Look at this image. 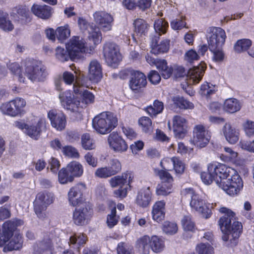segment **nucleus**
<instances>
[{
    "mask_svg": "<svg viewBox=\"0 0 254 254\" xmlns=\"http://www.w3.org/2000/svg\"><path fill=\"white\" fill-rule=\"evenodd\" d=\"M219 212L222 214L218 221V225L223 234L222 240L227 242L229 240L230 236L232 237L230 240L235 244L243 232V225L238 221L235 212L226 207H221Z\"/></svg>",
    "mask_w": 254,
    "mask_h": 254,
    "instance_id": "f257e3e1",
    "label": "nucleus"
},
{
    "mask_svg": "<svg viewBox=\"0 0 254 254\" xmlns=\"http://www.w3.org/2000/svg\"><path fill=\"white\" fill-rule=\"evenodd\" d=\"M207 32V43L209 50L213 54L212 60L215 62H221L225 57L222 48L227 37L225 31L220 27H210Z\"/></svg>",
    "mask_w": 254,
    "mask_h": 254,
    "instance_id": "f03ea898",
    "label": "nucleus"
},
{
    "mask_svg": "<svg viewBox=\"0 0 254 254\" xmlns=\"http://www.w3.org/2000/svg\"><path fill=\"white\" fill-rule=\"evenodd\" d=\"M118 124L117 115L109 111L103 112L96 115L92 120L93 128L101 134L110 133Z\"/></svg>",
    "mask_w": 254,
    "mask_h": 254,
    "instance_id": "7ed1b4c3",
    "label": "nucleus"
},
{
    "mask_svg": "<svg viewBox=\"0 0 254 254\" xmlns=\"http://www.w3.org/2000/svg\"><path fill=\"white\" fill-rule=\"evenodd\" d=\"M24 66L25 74L32 82H44L49 74L47 67L41 61L26 58Z\"/></svg>",
    "mask_w": 254,
    "mask_h": 254,
    "instance_id": "20e7f679",
    "label": "nucleus"
},
{
    "mask_svg": "<svg viewBox=\"0 0 254 254\" xmlns=\"http://www.w3.org/2000/svg\"><path fill=\"white\" fill-rule=\"evenodd\" d=\"M185 192L186 195L191 197L190 205L192 210L200 213L205 219L211 217L212 213L209 203H206L192 188H186Z\"/></svg>",
    "mask_w": 254,
    "mask_h": 254,
    "instance_id": "39448f33",
    "label": "nucleus"
},
{
    "mask_svg": "<svg viewBox=\"0 0 254 254\" xmlns=\"http://www.w3.org/2000/svg\"><path fill=\"white\" fill-rule=\"evenodd\" d=\"M206 66L200 64L197 66H193L186 72L183 66L174 65L173 67V75L176 79L184 77L185 76L191 80L193 84H197L202 79Z\"/></svg>",
    "mask_w": 254,
    "mask_h": 254,
    "instance_id": "423d86ee",
    "label": "nucleus"
},
{
    "mask_svg": "<svg viewBox=\"0 0 254 254\" xmlns=\"http://www.w3.org/2000/svg\"><path fill=\"white\" fill-rule=\"evenodd\" d=\"M26 102L22 98L15 97L9 101L3 103L0 107L1 112L5 115L15 117L25 113Z\"/></svg>",
    "mask_w": 254,
    "mask_h": 254,
    "instance_id": "0eeeda50",
    "label": "nucleus"
},
{
    "mask_svg": "<svg viewBox=\"0 0 254 254\" xmlns=\"http://www.w3.org/2000/svg\"><path fill=\"white\" fill-rule=\"evenodd\" d=\"M231 178L224 182L219 181L221 188L227 194L231 196L237 195L243 188V181L236 171L231 176Z\"/></svg>",
    "mask_w": 254,
    "mask_h": 254,
    "instance_id": "6e6552de",
    "label": "nucleus"
},
{
    "mask_svg": "<svg viewBox=\"0 0 254 254\" xmlns=\"http://www.w3.org/2000/svg\"><path fill=\"white\" fill-rule=\"evenodd\" d=\"M54 199V194L46 190L37 194L36 201L34 202V210L39 218L45 217V211L49 205L53 203Z\"/></svg>",
    "mask_w": 254,
    "mask_h": 254,
    "instance_id": "1a4fd4ad",
    "label": "nucleus"
},
{
    "mask_svg": "<svg viewBox=\"0 0 254 254\" xmlns=\"http://www.w3.org/2000/svg\"><path fill=\"white\" fill-rule=\"evenodd\" d=\"M73 212L72 220L77 226H83L87 224L93 216V210L88 203L75 206Z\"/></svg>",
    "mask_w": 254,
    "mask_h": 254,
    "instance_id": "9d476101",
    "label": "nucleus"
},
{
    "mask_svg": "<svg viewBox=\"0 0 254 254\" xmlns=\"http://www.w3.org/2000/svg\"><path fill=\"white\" fill-rule=\"evenodd\" d=\"M59 99L62 107L72 112H79L80 109L84 108L82 105H80L79 98L74 96L70 90L61 92Z\"/></svg>",
    "mask_w": 254,
    "mask_h": 254,
    "instance_id": "9b49d317",
    "label": "nucleus"
},
{
    "mask_svg": "<svg viewBox=\"0 0 254 254\" xmlns=\"http://www.w3.org/2000/svg\"><path fill=\"white\" fill-rule=\"evenodd\" d=\"M103 55L106 62L111 66L118 65L122 60L118 46L114 43H106L103 47Z\"/></svg>",
    "mask_w": 254,
    "mask_h": 254,
    "instance_id": "f8f14e48",
    "label": "nucleus"
},
{
    "mask_svg": "<svg viewBox=\"0 0 254 254\" xmlns=\"http://www.w3.org/2000/svg\"><path fill=\"white\" fill-rule=\"evenodd\" d=\"M209 169L214 173L216 178V183L220 187L219 181L224 182L223 180L227 179L236 170L226 165L218 162H212L209 163Z\"/></svg>",
    "mask_w": 254,
    "mask_h": 254,
    "instance_id": "ddd939ff",
    "label": "nucleus"
},
{
    "mask_svg": "<svg viewBox=\"0 0 254 254\" xmlns=\"http://www.w3.org/2000/svg\"><path fill=\"white\" fill-rule=\"evenodd\" d=\"M52 234L49 232L44 233L42 240L35 242L32 246L33 254H53L54 246Z\"/></svg>",
    "mask_w": 254,
    "mask_h": 254,
    "instance_id": "4468645a",
    "label": "nucleus"
},
{
    "mask_svg": "<svg viewBox=\"0 0 254 254\" xmlns=\"http://www.w3.org/2000/svg\"><path fill=\"white\" fill-rule=\"evenodd\" d=\"M210 138V133L205 127L202 125H197L193 128V136L190 141L194 146L202 148L207 145Z\"/></svg>",
    "mask_w": 254,
    "mask_h": 254,
    "instance_id": "2eb2a0df",
    "label": "nucleus"
},
{
    "mask_svg": "<svg viewBox=\"0 0 254 254\" xmlns=\"http://www.w3.org/2000/svg\"><path fill=\"white\" fill-rule=\"evenodd\" d=\"M85 186L82 184H77L72 187L67 193V198L70 205L78 206L84 203H87L83 198V192Z\"/></svg>",
    "mask_w": 254,
    "mask_h": 254,
    "instance_id": "dca6fc26",
    "label": "nucleus"
},
{
    "mask_svg": "<svg viewBox=\"0 0 254 254\" xmlns=\"http://www.w3.org/2000/svg\"><path fill=\"white\" fill-rule=\"evenodd\" d=\"M147 84L145 74L142 71L135 70L128 81V86L134 93L143 91Z\"/></svg>",
    "mask_w": 254,
    "mask_h": 254,
    "instance_id": "f3484780",
    "label": "nucleus"
},
{
    "mask_svg": "<svg viewBox=\"0 0 254 254\" xmlns=\"http://www.w3.org/2000/svg\"><path fill=\"white\" fill-rule=\"evenodd\" d=\"M66 49L70 52L74 59H79L85 52V43L79 36H73L66 45Z\"/></svg>",
    "mask_w": 254,
    "mask_h": 254,
    "instance_id": "a211bd4d",
    "label": "nucleus"
},
{
    "mask_svg": "<svg viewBox=\"0 0 254 254\" xmlns=\"http://www.w3.org/2000/svg\"><path fill=\"white\" fill-rule=\"evenodd\" d=\"M94 20L103 31L111 30L114 21L113 16L105 11H96L93 14Z\"/></svg>",
    "mask_w": 254,
    "mask_h": 254,
    "instance_id": "6ab92c4d",
    "label": "nucleus"
},
{
    "mask_svg": "<svg viewBox=\"0 0 254 254\" xmlns=\"http://www.w3.org/2000/svg\"><path fill=\"white\" fill-rule=\"evenodd\" d=\"M10 15L15 21L22 24H25L31 20L30 12L26 5H18L13 7Z\"/></svg>",
    "mask_w": 254,
    "mask_h": 254,
    "instance_id": "aec40b11",
    "label": "nucleus"
},
{
    "mask_svg": "<svg viewBox=\"0 0 254 254\" xmlns=\"http://www.w3.org/2000/svg\"><path fill=\"white\" fill-rule=\"evenodd\" d=\"M108 142L110 147L116 152H124L128 148L126 141L117 131H113L109 135Z\"/></svg>",
    "mask_w": 254,
    "mask_h": 254,
    "instance_id": "412c9836",
    "label": "nucleus"
},
{
    "mask_svg": "<svg viewBox=\"0 0 254 254\" xmlns=\"http://www.w3.org/2000/svg\"><path fill=\"white\" fill-rule=\"evenodd\" d=\"M52 126L57 130H62L66 124V116L63 112H58L56 110H51L48 113Z\"/></svg>",
    "mask_w": 254,
    "mask_h": 254,
    "instance_id": "4be33fe9",
    "label": "nucleus"
},
{
    "mask_svg": "<svg viewBox=\"0 0 254 254\" xmlns=\"http://www.w3.org/2000/svg\"><path fill=\"white\" fill-rule=\"evenodd\" d=\"M159 39V35H154L152 37L150 45L152 54L158 55L166 53L168 52L170 48V40L164 39L158 44Z\"/></svg>",
    "mask_w": 254,
    "mask_h": 254,
    "instance_id": "5701e85b",
    "label": "nucleus"
},
{
    "mask_svg": "<svg viewBox=\"0 0 254 254\" xmlns=\"http://www.w3.org/2000/svg\"><path fill=\"white\" fill-rule=\"evenodd\" d=\"M133 176L130 172L127 171L121 175L115 176L110 179L109 183L112 188L124 187L125 185L130 187Z\"/></svg>",
    "mask_w": 254,
    "mask_h": 254,
    "instance_id": "b1692460",
    "label": "nucleus"
},
{
    "mask_svg": "<svg viewBox=\"0 0 254 254\" xmlns=\"http://www.w3.org/2000/svg\"><path fill=\"white\" fill-rule=\"evenodd\" d=\"M173 131L175 136L182 139L187 133V120L180 116H175L173 118Z\"/></svg>",
    "mask_w": 254,
    "mask_h": 254,
    "instance_id": "393cba45",
    "label": "nucleus"
},
{
    "mask_svg": "<svg viewBox=\"0 0 254 254\" xmlns=\"http://www.w3.org/2000/svg\"><path fill=\"white\" fill-rule=\"evenodd\" d=\"M46 121L43 119H39L34 124L28 125L26 130L24 132L31 138L38 140L40 137L42 129L46 127Z\"/></svg>",
    "mask_w": 254,
    "mask_h": 254,
    "instance_id": "a878e982",
    "label": "nucleus"
},
{
    "mask_svg": "<svg viewBox=\"0 0 254 254\" xmlns=\"http://www.w3.org/2000/svg\"><path fill=\"white\" fill-rule=\"evenodd\" d=\"M152 199V192L149 187L143 188L137 193L135 199L136 204L142 208L149 206Z\"/></svg>",
    "mask_w": 254,
    "mask_h": 254,
    "instance_id": "bb28decb",
    "label": "nucleus"
},
{
    "mask_svg": "<svg viewBox=\"0 0 254 254\" xmlns=\"http://www.w3.org/2000/svg\"><path fill=\"white\" fill-rule=\"evenodd\" d=\"M31 11L37 17L44 20L50 18L53 13V9L48 5L33 4Z\"/></svg>",
    "mask_w": 254,
    "mask_h": 254,
    "instance_id": "cd10ccee",
    "label": "nucleus"
},
{
    "mask_svg": "<svg viewBox=\"0 0 254 254\" xmlns=\"http://www.w3.org/2000/svg\"><path fill=\"white\" fill-rule=\"evenodd\" d=\"M88 77L93 83L99 82L102 77V68L99 63L96 60L92 61L89 65Z\"/></svg>",
    "mask_w": 254,
    "mask_h": 254,
    "instance_id": "c85d7f7f",
    "label": "nucleus"
},
{
    "mask_svg": "<svg viewBox=\"0 0 254 254\" xmlns=\"http://www.w3.org/2000/svg\"><path fill=\"white\" fill-rule=\"evenodd\" d=\"M166 202L164 200H158L153 204L152 216L153 220L160 223L165 219Z\"/></svg>",
    "mask_w": 254,
    "mask_h": 254,
    "instance_id": "c756f323",
    "label": "nucleus"
},
{
    "mask_svg": "<svg viewBox=\"0 0 254 254\" xmlns=\"http://www.w3.org/2000/svg\"><path fill=\"white\" fill-rule=\"evenodd\" d=\"M88 39L93 42V45L90 46L91 51L94 50L96 46L102 41V33L99 28L93 23L91 25V29L88 30Z\"/></svg>",
    "mask_w": 254,
    "mask_h": 254,
    "instance_id": "7c9ffc66",
    "label": "nucleus"
},
{
    "mask_svg": "<svg viewBox=\"0 0 254 254\" xmlns=\"http://www.w3.org/2000/svg\"><path fill=\"white\" fill-rule=\"evenodd\" d=\"M223 134L226 140L231 144L236 143L239 140V132L229 123H226L223 127Z\"/></svg>",
    "mask_w": 254,
    "mask_h": 254,
    "instance_id": "2f4dec72",
    "label": "nucleus"
},
{
    "mask_svg": "<svg viewBox=\"0 0 254 254\" xmlns=\"http://www.w3.org/2000/svg\"><path fill=\"white\" fill-rule=\"evenodd\" d=\"M164 109V103L158 100H155L152 105L146 107L145 111L152 118H155L158 114L162 113Z\"/></svg>",
    "mask_w": 254,
    "mask_h": 254,
    "instance_id": "473e14b6",
    "label": "nucleus"
},
{
    "mask_svg": "<svg viewBox=\"0 0 254 254\" xmlns=\"http://www.w3.org/2000/svg\"><path fill=\"white\" fill-rule=\"evenodd\" d=\"M134 32L137 36H145L147 33L149 25L146 21L141 18H137L133 23Z\"/></svg>",
    "mask_w": 254,
    "mask_h": 254,
    "instance_id": "72a5a7b5",
    "label": "nucleus"
},
{
    "mask_svg": "<svg viewBox=\"0 0 254 254\" xmlns=\"http://www.w3.org/2000/svg\"><path fill=\"white\" fill-rule=\"evenodd\" d=\"M7 66L13 75L18 77L20 82L25 83V78L23 75L22 67L18 63H9L7 64Z\"/></svg>",
    "mask_w": 254,
    "mask_h": 254,
    "instance_id": "f704fd0d",
    "label": "nucleus"
},
{
    "mask_svg": "<svg viewBox=\"0 0 254 254\" xmlns=\"http://www.w3.org/2000/svg\"><path fill=\"white\" fill-rule=\"evenodd\" d=\"M66 168L74 178V177H80L83 174V167L79 162L71 161L67 164Z\"/></svg>",
    "mask_w": 254,
    "mask_h": 254,
    "instance_id": "c9c22d12",
    "label": "nucleus"
},
{
    "mask_svg": "<svg viewBox=\"0 0 254 254\" xmlns=\"http://www.w3.org/2000/svg\"><path fill=\"white\" fill-rule=\"evenodd\" d=\"M240 102L235 98L226 99L224 103V110L229 113H234L241 109Z\"/></svg>",
    "mask_w": 254,
    "mask_h": 254,
    "instance_id": "e433bc0d",
    "label": "nucleus"
},
{
    "mask_svg": "<svg viewBox=\"0 0 254 254\" xmlns=\"http://www.w3.org/2000/svg\"><path fill=\"white\" fill-rule=\"evenodd\" d=\"M224 150L225 153L219 154L220 159L224 162L235 163L237 160L238 153L228 147H225Z\"/></svg>",
    "mask_w": 254,
    "mask_h": 254,
    "instance_id": "4c0bfd02",
    "label": "nucleus"
},
{
    "mask_svg": "<svg viewBox=\"0 0 254 254\" xmlns=\"http://www.w3.org/2000/svg\"><path fill=\"white\" fill-rule=\"evenodd\" d=\"M0 28L4 31H11L14 25L9 20L7 13L0 10Z\"/></svg>",
    "mask_w": 254,
    "mask_h": 254,
    "instance_id": "58836bf2",
    "label": "nucleus"
},
{
    "mask_svg": "<svg viewBox=\"0 0 254 254\" xmlns=\"http://www.w3.org/2000/svg\"><path fill=\"white\" fill-rule=\"evenodd\" d=\"M173 101L175 106L180 109H193L194 107L192 102L180 96L174 97Z\"/></svg>",
    "mask_w": 254,
    "mask_h": 254,
    "instance_id": "ea45409f",
    "label": "nucleus"
},
{
    "mask_svg": "<svg viewBox=\"0 0 254 254\" xmlns=\"http://www.w3.org/2000/svg\"><path fill=\"white\" fill-rule=\"evenodd\" d=\"M252 45V41L249 39H241L237 40L234 46V50L237 53L247 51Z\"/></svg>",
    "mask_w": 254,
    "mask_h": 254,
    "instance_id": "a19ab883",
    "label": "nucleus"
},
{
    "mask_svg": "<svg viewBox=\"0 0 254 254\" xmlns=\"http://www.w3.org/2000/svg\"><path fill=\"white\" fill-rule=\"evenodd\" d=\"M150 247L154 252L160 253L165 247L164 241L158 236H152L150 241Z\"/></svg>",
    "mask_w": 254,
    "mask_h": 254,
    "instance_id": "79ce46f5",
    "label": "nucleus"
},
{
    "mask_svg": "<svg viewBox=\"0 0 254 254\" xmlns=\"http://www.w3.org/2000/svg\"><path fill=\"white\" fill-rule=\"evenodd\" d=\"M138 123L143 132L150 134L153 131L152 121L149 117L143 116L139 118Z\"/></svg>",
    "mask_w": 254,
    "mask_h": 254,
    "instance_id": "37998d69",
    "label": "nucleus"
},
{
    "mask_svg": "<svg viewBox=\"0 0 254 254\" xmlns=\"http://www.w3.org/2000/svg\"><path fill=\"white\" fill-rule=\"evenodd\" d=\"M70 35V29L68 24L59 26L57 28V39L59 42L63 43Z\"/></svg>",
    "mask_w": 254,
    "mask_h": 254,
    "instance_id": "c03bdc74",
    "label": "nucleus"
},
{
    "mask_svg": "<svg viewBox=\"0 0 254 254\" xmlns=\"http://www.w3.org/2000/svg\"><path fill=\"white\" fill-rule=\"evenodd\" d=\"M55 56L56 58L62 62H64L70 59L73 61L75 60L72 55L70 54V52L66 49L65 50L61 47H57L55 50Z\"/></svg>",
    "mask_w": 254,
    "mask_h": 254,
    "instance_id": "a18cd8bd",
    "label": "nucleus"
},
{
    "mask_svg": "<svg viewBox=\"0 0 254 254\" xmlns=\"http://www.w3.org/2000/svg\"><path fill=\"white\" fill-rule=\"evenodd\" d=\"M81 144L82 147L86 150L95 149V140L88 133H84L81 136Z\"/></svg>",
    "mask_w": 254,
    "mask_h": 254,
    "instance_id": "49530a36",
    "label": "nucleus"
},
{
    "mask_svg": "<svg viewBox=\"0 0 254 254\" xmlns=\"http://www.w3.org/2000/svg\"><path fill=\"white\" fill-rule=\"evenodd\" d=\"M154 27L156 32L155 35H159L160 37L161 35L166 33L169 27V24L165 19L160 18L155 21Z\"/></svg>",
    "mask_w": 254,
    "mask_h": 254,
    "instance_id": "de8ad7c7",
    "label": "nucleus"
},
{
    "mask_svg": "<svg viewBox=\"0 0 254 254\" xmlns=\"http://www.w3.org/2000/svg\"><path fill=\"white\" fill-rule=\"evenodd\" d=\"M181 223L185 231L195 232L196 230L195 224L190 215H185L182 219Z\"/></svg>",
    "mask_w": 254,
    "mask_h": 254,
    "instance_id": "09e8293b",
    "label": "nucleus"
},
{
    "mask_svg": "<svg viewBox=\"0 0 254 254\" xmlns=\"http://www.w3.org/2000/svg\"><path fill=\"white\" fill-rule=\"evenodd\" d=\"M150 237L148 236L144 235L137 239L136 242V247L141 249L144 254L149 253L148 244L150 245Z\"/></svg>",
    "mask_w": 254,
    "mask_h": 254,
    "instance_id": "8fccbe9b",
    "label": "nucleus"
},
{
    "mask_svg": "<svg viewBox=\"0 0 254 254\" xmlns=\"http://www.w3.org/2000/svg\"><path fill=\"white\" fill-rule=\"evenodd\" d=\"M172 183L171 182H161L157 186L156 193L158 195H167L171 192Z\"/></svg>",
    "mask_w": 254,
    "mask_h": 254,
    "instance_id": "3c124183",
    "label": "nucleus"
},
{
    "mask_svg": "<svg viewBox=\"0 0 254 254\" xmlns=\"http://www.w3.org/2000/svg\"><path fill=\"white\" fill-rule=\"evenodd\" d=\"M88 240L87 236L84 233H80L78 235L74 234L71 236L69 239V243L71 244H77L78 249L83 246Z\"/></svg>",
    "mask_w": 254,
    "mask_h": 254,
    "instance_id": "603ef678",
    "label": "nucleus"
},
{
    "mask_svg": "<svg viewBox=\"0 0 254 254\" xmlns=\"http://www.w3.org/2000/svg\"><path fill=\"white\" fill-rule=\"evenodd\" d=\"M69 173L67 168H63L59 171L58 180L60 184H65L68 182H72L73 181V176L71 174H69Z\"/></svg>",
    "mask_w": 254,
    "mask_h": 254,
    "instance_id": "864d4df0",
    "label": "nucleus"
},
{
    "mask_svg": "<svg viewBox=\"0 0 254 254\" xmlns=\"http://www.w3.org/2000/svg\"><path fill=\"white\" fill-rule=\"evenodd\" d=\"M216 91L214 86L212 84L210 85L209 83L206 82L201 85L199 93L207 99H209L212 95L215 93Z\"/></svg>",
    "mask_w": 254,
    "mask_h": 254,
    "instance_id": "5fc2aeb1",
    "label": "nucleus"
},
{
    "mask_svg": "<svg viewBox=\"0 0 254 254\" xmlns=\"http://www.w3.org/2000/svg\"><path fill=\"white\" fill-rule=\"evenodd\" d=\"M81 103L84 105V107L92 104L95 102V96L90 91L84 90L81 94Z\"/></svg>",
    "mask_w": 254,
    "mask_h": 254,
    "instance_id": "6e6d98bb",
    "label": "nucleus"
},
{
    "mask_svg": "<svg viewBox=\"0 0 254 254\" xmlns=\"http://www.w3.org/2000/svg\"><path fill=\"white\" fill-rule=\"evenodd\" d=\"M107 167L112 176L117 175L122 170L121 163L117 159H112L109 166Z\"/></svg>",
    "mask_w": 254,
    "mask_h": 254,
    "instance_id": "4d7b16f0",
    "label": "nucleus"
},
{
    "mask_svg": "<svg viewBox=\"0 0 254 254\" xmlns=\"http://www.w3.org/2000/svg\"><path fill=\"white\" fill-rule=\"evenodd\" d=\"M202 181L205 185H210L213 181L216 182V178L214 173L209 169V163L207 165V172H202L200 174Z\"/></svg>",
    "mask_w": 254,
    "mask_h": 254,
    "instance_id": "13d9d810",
    "label": "nucleus"
},
{
    "mask_svg": "<svg viewBox=\"0 0 254 254\" xmlns=\"http://www.w3.org/2000/svg\"><path fill=\"white\" fill-rule=\"evenodd\" d=\"M195 250L198 254H214V249L209 244L199 243L195 248Z\"/></svg>",
    "mask_w": 254,
    "mask_h": 254,
    "instance_id": "bf43d9fd",
    "label": "nucleus"
},
{
    "mask_svg": "<svg viewBox=\"0 0 254 254\" xmlns=\"http://www.w3.org/2000/svg\"><path fill=\"white\" fill-rule=\"evenodd\" d=\"M63 152L65 156L70 158L78 159L80 157L78 150L72 146L66 145L64 146L63 147Z\"/></svg>",
    "mask_w": 254,
    "mask_h": 254,
    "instance_id": "052dcab7",
    "label": "nucleus"
},
{
    "mask_svg": "<svg viewBox=\"0 0 254 254\" xmlns=\"http://www.w3.org/2000/svg\"><path fill=\"white\" fill-rule=\"evenodd\" d=\"M155 173L161 180V182H166L173 183L174 180L172 175L168 172V171L160 169H156Z\"/></svg>",
    "mask_w": 254,
    "mask_h": 254,
    "instance_id": "680f3d73",
    "label": "nucleus"
},
{
    "mask_svg": "<svg viewBox=\"0 0 254 254\" xmlns=\"http://www.w3.org/2000/svg\"><path fill=\"white\" fill-rule=\"evenodd\" d=\"M173 169L177 174H182L185 170V165L178 157H173Z\"/></svg>",
    "mask_w": 254,
    "mask_h": 254,
    "instance_id": "e2e57ef3",
    "label": "nucleus"
},
{
    "mask_svg": "<svg viewBox=\"0 0 254 254\" xmlns=\"http://www.w3.org/2000/svg\"><path fill=\"white\" fill-rule=\"evenodd\" d=\"M163 230L166 234H174L178 231L177 224L175 222L166 221L163 224Z\"/></svg>",
    "mask_w": 254,
    "mask_h": 254,
    "instance_id": "0e129e2a",
    "label": "nucleus"
},
{
    "mask_svg": "<svg viewBox=\"0 0 254 254\" xmlns=\"http://www.w3.org/2000/svg\"><path fill=\"white\" fill-rule=\"evenodd\" d=\"M171 28L175 30H181L186 27L187 23L185 18L181 16L180 18H176L170 23Z\"/></svg>",
    "mask_w": 254,
    "mask_h": 254,
    "instance_id": "69168bd1",
    "label": "nucleus"
},
{
    "mask_svg": "<svg viewBox=\"0 0 254 254\" xmlns=\"http://www.w3.org/2000/svg\"><path fill=\"white\" fill-rule=\"evenodd\" d=\"M94 175L96 177L100 179H106L112 177L107 166L97 168Z\"/></svg>",
    "mask_w": 254,
    "mask_h": 254,
    "instance_id": "338daca9",
    "label": "nucleus"
},
{
    "mask_svg": "<svg viewBox=\"0 0 254 254\" xmlns=\"http://www.w3.org/2000/svg\"><path fill=\"white\" fill-rule=\"evenodd\" d=\"M132 248L128 247L125 242L118 244L117 252L118 254H131Z\"/></svg>",
    "mask_w": 254,
    "mask_h": 254,
    "instance_id": "774afa93",
    "label": "nucleus"
}]
</instances>
